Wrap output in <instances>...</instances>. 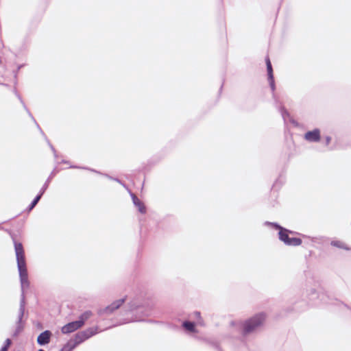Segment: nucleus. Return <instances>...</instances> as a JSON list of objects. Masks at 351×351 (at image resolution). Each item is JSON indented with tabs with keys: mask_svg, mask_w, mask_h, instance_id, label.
<instances>
[{
	"mask_svg": "<svg viewBox=\"0 0 351 351\" xmlns=\"http://www.w3.org/2000/svg\"><path fill=\"white\" fill-rule=\"evenodd\" d=\"M42 194H43V193L36 197V198L34 199V201L32 202V204L29 206V210H32L36 205V204L40 200Z\"/></svg>",
	"mask_w": 351,
	"mask_h": 351,
	"instance_id": "4468645a",
	"label": "nucleus"
},
{
	"mask_svg": "<svg viewBox=\"0 0 351 351\" xmlns=\"http://www.w3.org/2000/svg\"><path fill=\"white\" fill-rule=\"evenodd\" d=\"M91 316V311H87L84 312L80 316L79 320L72 322L64 325L61 329L62 332L64 334H68L77 330V329L82 328L84 326L85 322Z\"/></svg>",
	"mask_w": 351,
	"mask_h": 351,
	"instance_id": "7ed1b4c3",
	"label": "nucleus"
},
{
	"mask_svg": "<svg viewBox=\"0 0 351 351\" xmlns=\"http://www.w3.org/2000/svg\"><path fill=\"white\" fill-rule=\"evenodd\" d=\"M267 63V69L268 73L269 80L270 81V86L272 90H274V77H273V70L271 67V64L269 58L266 60Z\"/></svg>",
	"mask_w": 351,
	"mask_h": 351,
	"instance_id": "1a4fd4ad",
	"label": "nucleus"
},
{
	"mask_svg": "<svg viewBox=\"0 0 351 351\" xmlns=\"http://www.w3.org/2000/svg\"><path fill=\"white\" fill-rule=\"evenodd\" d=\"M331 138L330 137L326 138V144H328L330 142Z\"/></svg>",
	"mask_w": 351,
	"mask_h": 351,
	"instance_id": "f3484780",
	"label": "nucleus"
},
{
	"mask_svg": "<svg viewBox=\"0 0 351 351\" xmlns=\"http://www.w3.org/2000/svg\"><path fill=\"white\" fill-rule=\"evenodd\" d=\"M51 335L52 334L49 330H45L43 332L38 335L37 338L38 343L40 346L49 343Z\"/></svg>",
	"mask_w": 351,
	"mask_h": 351,
	"instance_id": "0eeeda50",
	"label": "nucleus"
},
{
	"mask_svg": "<svg viewBox=\"0 0 351 351\" xmlns=\"http://www.w3.org/2000/svg\"><path fill=\"white\" fill-rule=\"evenodd\" d=\"M183 326L187 330H189L191 332H194V330H195V326H194V324L193 322H185L183 323Z\"/></svg>",
	"mask_w": 351,
	"mask_h": 351,
	"instance_id": "ddd939ff",
	"label": "nucleus"
},
{
	"mask_svg": "<svg viewBox=\"0 0 351 351\" xmlns=\"http://www.w3.org/2000/svg\"><path fill=\"white\" fill-rule=\"evenodd\" d=\"M276 228L281 230L279 232V238H280V239L287 245L288 244V241L290 239V238L289 237L288 234L286 233L287 230L286 229H282L281 227H280L278 226H276Z\"/></svg>",
	"mask_w": 351,
	"mask_h": 351,
	"instance_id": "9d476101",
	"label": "nucleus"
},
{
	"mask_svg": "<svg viewBox=\"0 0 351 351\" xmlns=\"http://www.w3.org/2000/svg\"><path fill=\"white\" fill-rule=\"evenodd\" d=\"M305 139L308 141H319L320 139L319 130L315 129L313 131H309L305 134Z\"/></svg>",
	"mask_w": 351,
	"mask_h": 351,
	"instance_id": "6e6552de",
	"label": "nucleus"
},
{
	"mask_svg": "<svg viewBox=\"0 0 351 351\" xmlns=\"http://www.w3.org/2000/svg\"><path fill=\"white\" fill-rule=\"evenodd\" d=\"M332 245L338 247H343V244L340 241H332Z\"/></svg>",
	"mask_w": 351,
	"mask_h": 351,
	"instance_id": "dca6fc26",
	"label": "nucleus"
},
{
	"mask_svg": "<svg viewBox=\"0 0 351 351\" xmlns=\"http://www.w3.org/2000/svg\"><path fill=\"white\" fill-rule=\"evenodd\" d=\"M125 302V299H119L114 302H112L109 306H106V308L101 309L99 311V313L100 315L102 314H111L115 310L118 309Z\"/></svg>",
	"mask_w": 351,
	"mask_h": 351,
	"instance_id": "39448f33",
	"label": "nucleus"
},
{
	"mask_svg": "<svg viewBox=\"0 0 351 351\" xmlns=\"http://www.w3.org/2000/svg\"><path fill=\"white\" fill-rule=\"evenodd\" d=\"M12 341L10 339H7L5 342V346L1 349L0 351H8L9 346L11 345Z\"/></svg>",
	"mask_w": 351,
	"mask_h": 351,
	"instance_id": "2eb2a0df",
	"label": "nucleus"
},
{
	"mask_svg": "<svg viewBox=\"0 0 351 351\" xmlns=\"http://www.w3.org/2000/svg\"><path fill=\"white\" fill-rule=\"evenodd\" d=\"M14 249L16 257L17 267L19 273L22 290L29 287L28 274L26 266L25 252L21 243L14 241Z\"/></svg>",
	"mask_w": 351,
	"mask_h": 351,
	"instance_id": "f257e3e1",
	"label": "nucleus"
},
{
	"mask_svg": "<svg viewBox=\"0 0 351 351\" xmlns=\"http://www.w3.org/2000/svg\"><path fill=\"white\" fill-rule=\"evenodd\" d=\"M97 333V328H90L86 330L77 333L75 336L76 344H78L84 340L88 339L93 335Z\"/></svg>",
	"mask_w": 351,
	"mask_h": 351,
	"instance_id": "20e7f679",
	"label": "nucleus"
},
{
	"mask_svg": "<svg viewBox=\"0 0 351 351\" xmlns=\"http://www.w3.org/2000/svg\"><path fill=\"white\" fill-rule=\"evenodd\" d=\"M24 311H25V302H24V298H23L21 302V304H20L18 322H17L16 330L14 332V336H16L23 329V326L21 324V320L23 317Z\"/></svg>",
	"mask_w": 351,
	"mask_h": 351,
	"instance_id": "423d86ee",
	"label": "nucleus"
},
{
	"mask_svg": "<svg viewBox=\"0 0 351 351\" xmlns=\"http://www.w3.org/2000/svg\"><path fill=\"white\" fill-rule=\"evenodd\" d=\"M265 319V315L260 313L245 321L243 326V334L247 335L255 331L263 324Z\"/></svg>",
	"mask_w": 351,
	"mask_h": 351,
	"instance_id": "f03ea898",
	"label": "nucleus"
},
{
	"mask_svg": "<svg viewBox=\"0 0 351 351\" xmlns=\"http://www.w3.org/2000/svg\"><path fill=\"white\" fill-rule=\"evenodd\" d=\"M132 200L134 205L138 208L139 212H141V213H145V207L144 206L143 204L134 195H132Z\"/></svg>",
	"mask_w": 351,
	"mask_h": 351,
	"instance_id": "9b49d317",
	"label": "nucleus"
},
{
	"mask_svg": "<svg viewBox=\"0 0 351 351\" xmlns=\"http://www.w3.org/2000/svg\"><path fill=\"white\" fill-rule=\"evenodd\" d=\"M38 351H44L43 350H39Z\"/></svg>",
	"mask_w": 351,
	"mask_h": 351,
	"instance_id": "6ab92c4d",
	"label": "nucleus"
},
{
	"mask_svg": "<svg viewBox=\"0 0 351 351\" xmlns=\"http://www.w3.org/2000/svg\"><path fill=\"white\" fill-rule=\"evenodd\" d=\"M195 314L196 316H199V312H196Z\"/></svg>",
	"mask_w": 351,
	"mask_h": 351,
	"instance_id": "a211bd4d",
	"label": "nucleus"
},
{
	"mask_svg": "<svg viewBox=\"0 0 351 351\" xmlns=\"http://www.w3.org/2000/svg\"><path fill=\"white\" fill-rule=\"evenodd\" d=\"M302 243V240L298 238H290L289 241H288V244L289 245H300Z\"/></svg>",
	"mask_w": 351,
	"mask_h": 351,
	"instance_id": "f8f14e48",
	"label": "nucleus"
}]
</instances>
